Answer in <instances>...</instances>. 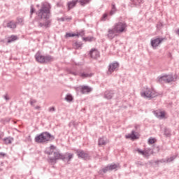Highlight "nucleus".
I'll list each match as a JSON object with an SVG mask.
<instances>
[{
  "label": "nucleus",
  "mask_w": 179,
  "mask_h": 179,
  "mask_svg": "<svg viewBox=\"0 0 179 179\" xmlns=\"http://www.w3.org/2000/svg\"><path fill=\"white\" fill-rule=\"evenodd\" d=\"M51 10V4L48 2L41 3V8L36 12L38 19H45L44 22H38V27H43V29H48L51 27L52 20H50V13Z\"/></svg>",
  "instance_id": "nucleus-1"
},
{
  "label": "nucleus",
  "mask_w": 179,
  "mask_h": 179,
  "mask_svg": "<svg viewBox=\"0 0 179 179\" xmlns=\"http://www.w3.org/2000/svg\"><path fill=\"white\" fill-rule=\"evenodd\" d=\"M68 73L73 75V76H80L82 79H86V78H92V74L90 73L89 69H81L80 71H76L72 69H67Z\"/></svg>",
  "instance_id": "nucleus-2"
},
{
  "label": "nucleus",
  "mask_w": 179,
  "mask_h": 179,
  "mask_svg": "<svg viewBox=\"0 0 179 179\" xmlns=\"http://www.w3.org/2000/svg\"><path fill=\"white\" fill-rule=\"evenodd\" d=\"M54 136L51 135V134L48 131H45L36 136L35 142H36V143H45V142L54 141Z\"/></svg>",
  "instance_id": "nucleus-3"
},
{
  "label": "nucleus",
  "mask_w": 179,
  "mask_h": 179,
  "mask_svg": "<svg viewBox=\"0 0 179 179\" xmlns=\"http://www.w3.org/2000/svg\"><path fill=\"white\" fill-rule=\"evenodd\" d=\"M35 59L40 64H47V62H51L52 61V57L50 55L43 56L39 52L35 55Z\"/></svg>",
  "instance_id": "nucleus-4"
},
{
  "label": "nucleus",
  "mask_w": 179,
  "mask_h": 179,
  "mask_svg": "<svg viewBox=\"0 0 179 179\" xmlns=\"http://www.w3.org/2000/svg\"><path fill=\"white\" fill-rule=\"evenodd\" d=\"M174 80V77L173 75L164 74L163 76H159L157 78L156 81L157 83H171Z\"/></svg>",
  "instance_id": "nucleus-5"
},
{
  "label": "nucleus",
  "mask_w": 179,
  "mask_h": 179,
  "mask_svg": "<svg viewBox=\"0 0 179 179\" xmlns=\"http://www.w3.org/2000/svg\"><path fill=\"white\" fill-rule=\"evenodd\" d=\"M141 96L146 99H155V97H157V92L150 88H145V90L141 93Z\"/></svg>",
  "instance_id": "nucleus-6"
},
{
  "label": "nucleus",
  "mask_w": 179,
  "mask_h": 179,
  "mask_svg": "<svg viewBox=\"0 0 179 179\" xmlns=\"http://www.w3.org/2000/svg\"><path fill=\"white\" fill-rule=\"evenodd\" d=\"M125 29H127V24L124 22L116 23L113 28L115 33H122L124 31Z\"/></svg>",
  "instance_id": "nucleus-7"
},
{
  "label": "nucleus",
  "mask_w": 179,
  "mask_h": 179,
  "mask_svg": "<svg viewBox=\"0 0 179 179\" xmlns=\"http://www.w3.org/2000/svg\"><path fill=\"white\" fill-rule=\"evenodd\" d=\"M76 155H77L78 159H83V160H89L90 159L89 153L83 150H76Z\"/></svg>",
  "instance_id": "nucleus-8"
},
{
  "label": "nucleus",
  "mask_w": 179,
  "mask_h": 179,
  "mask_svg": "<svg viewBox=\"0 0 179 179\" xmlns=\"http://www.w3.org/2000/svg\"><path fill=\"white\" fill-rule=\"evenodd\" d=\"M118 68H120V64L118 62H115L110 63L108 66V75H111V73L117 71Z\"/></svg>",
  "instance_id": "nucleus-9"
},
{
  "label": "nucleus",
  "mask_w": 179,
  "mask_h": 179,
  "mask_svg": "<svg viewBox=\"0 0 179 179\" xmlns=\"http://www.w3.org/2000/svg\"><path fill=\"white\" fill-rule=\"evenodd\" d=\"M164 40H166L165 38H156L154 39L151 40V45L152 47V48L154 50H156L157 48V47H159V45H160V44H162V43H163V41H164Z\"/></svg>",
  "instance_id": "nucleus-10"
},
{
  "label": "nucleus",
  "mask_w": 179,
  "mask_h": 179,
  "mask_svg": "<svg viewBox=\"0 0 179 179\" xmlns=\"http://www.w3.org/2000/svg\"><path fill=\"white\" fill-rule=\"evenodd\" d=\"M53 156L54 157H49L50 163H57V160H62L64 155L59 153V152H54Z\"/></svg>",
  "instance_id": "nucleus-11"
},
{
  "label": "nucleus",
  "mask_w": 179,
  "mask_h": 179,
  "mask_svg": "<svg viewBox=\"0 0 179 179\" xmlns=\"http://www.w3.org/2000/svg\"><path fill=\"white\" fill-rule=\"evenodd\" d=\"M136 152H138L139 155H142L144 157H149V156L153 153V150L150 148H145L144 150L137 148Z\"/></svg>",
  "instance_id": "nucleus-12"
},
{
  "label": "nucleus",
  "mask_w": 179,
  "mask_h": 179,
  "mask_svg": "<svg viewBox=\"0 0 179 179\" xmlns=\"http://www.w3.org/2000/svg\"><path fill=\"white\" fill-rule=\"evenodd\" d=\"M90 55L91 58H93L94 59H97V58H99L100 57V52H98V50L96 49L92 50L90 52Z\"/></svg>",
  "instance_id": "nucleus-13"
},
{
  "label": "nucleus",
  "mask_w": 179,
  "mask_h": 179,
  "mask_svg": "<svg viewBox=\"0 0 179 179\" xmlns=\"http://www.w3.org/2000/svg\"><path fill=\"white\" fill-rule=\"evenodd\" d=\"M126 138L127 139L135 141V139H138V133L133 130L131 134L126 135Z\"/></svg>",
  "instance_id": "nucleus-14"
},
{
  "label": "nucleus",
  "mask_w": 179,
  "mask_h": 179,
  "mask_svg": "<svg viewBox=\"0 0 179 179\" xmlns=\"http://www.w3.org/2000/svg\"><path fill=\"white\" fill-rule=\"evenodd\" d=\"M71 159H73V154L66 153L65 155H63V157L62 160H63V162H66L68 163L71 162Z\"/></svg>",
  "instance_id": "nucleus-15"
},
{
  "label": "nucleus",
  "mask_w": 179,
  "mask_h": 179,
  "mask_svg": "<svg viewBox=\"0 0 179 179\" xmlns=\"http://www.w3.org/2000/svg\"><path fill=\"white\" fill-rule=\"evenodd\" d=\"M92 90V87L89 86H83L80 89V92L83 94H87V93H90Z\"/></svg>",
  "instance_id": "nucleus-16"
},
{
  "label": "nucleus",
  "mask_w": 179,
  "mask_h": 179,
  "mask_svg": "<svg viewBox=\"0 0 179 179\" xmlns=\"http://www.w3.org/2000/svg\"><path fill=\"white\" fill-rule=\"evenodd\" d=\"M103 97L104 99H107V100H111L114 97V92L106 91Z\"/></svg>",
  "instance_id": "nucleus-17"
},
{
  "label": "nucleus",
  "mask_w": 179,
  "mask_h": 179,
  "mask_svg": "<svg viewBox=\"0 0 179 179\" xmlns=\"http://www.w3.org/2000/svg\"><path fill=\"white\" fill-rule=\"evenodd\" d=\"M108 143V140L106 137L99 138L98 141L99 146L106 145Z\"/></svg>",
  "instance_id": "nucleus-18"
},
{
  "label": "nucleus",
  "mask_w": 179,
  "mask_h": 179,
  "mask_svg": "<svg viewBox=\"0 0 179 179\" xmlns=\"http://www.w3.org/2000/svg\"><path fill=\"white\" fill-rule=\"evenodd\" d=\"M115 30H114V28L113 29H108V37L110 40H113L114 37H115Z\"/></svg>",
  "instance_id": "nucleus-19"
},
{
  "label": "nucleus",
  "mask_w": 179,
  "mask_h": 179,
  "mask_svg": "<svg viewBox=\"0 0 179 179\" xmlns=\"http://www.w3.org/2000/svg\"><path fill=\"white\" fill-rule=\"evenodd\" d=\"M154 115L157 118H164V112L163 111H159V110H155L154 111Z\"/></svg>",
  "instance_id": "nucleus-20"
},
{
  "label": "nucleus",
  "mask_w": 179,
  "mask_h": 179,
  "mask_svg": "<svg viewBox=\"0 0 179 179\" xmlns=\"http://www.w3.org/2000/svg\"><path fill=\"white\" fill-rule=\"evenodd\" d=\"M54 149H55V147L54 145H51L50 147L46 148L45 153L49 156H51V155L54 153Z\"/></svg>",
  "instance_id": "nucleus-21"
},
{
  "label": "nucleus",
  "mask_w": 179,
  "mask_h": 179,
  "mask_svg": "<svg viewBox=\"0 0 179 179\" xmlns=\"http://www.w3.org/2000/svg\"><path fill=\"white\" fill-rule=\"evenodd\" d=\"M76 3H78V0L69 1L68 3V10H71V9H72L73 8H75V6H76Z\"/></svg>",
  "instance_id": "nucleus-22"
},
{
  "label": "nucleus",
  "mask_w": 179,
  "mask_h": 179,
  "mask_svg": "<svg viewBox=\"0 0 179 179\" xmlns=\"http://www.w3.org/2000/svg\"><path fill=\"white\" fill-rule=\"evenodd\" d=\"M7 27L8 29H16V22L15 21H10L7 23Z\"/></svg>",
  "instance_id": "nucleus-23"
},
{
  "label": "nucleus",
  "mask_w": 179,
  "mask_h": 179,
  "mask_svg": "<svg viewBox=\"0 0 179 179\" xmlns=\"http://www.w3.org/2000/svg\"><path fill=\"white\" fill-rule=\"evenodd\" d=\"M16 40H17V36L13 35L8 38L7 43H13V41H16Z\"/></svg>",
  "instance_id": "nucleus-24"
},
{
  "label": "nucleus",
  "mask_w": 179,
  "mask_h": 179,
  "mask_svg": "<svg viewBox=\"0 0 179 179\" xmlns=\"http://www.w3.org/2000/svg\"><path fill=\"white\" fill-rule=\"evenodd\" d=\"M115 12H117V8H115V3H112V8L110 12V16H113V15H114V13H115Z\"/></svg>",
  "instance_id": "nucleus-25"
},
{
  "label": "nucleus",
  "mask_w": 179,
  "mask_h": 179,
  "mask_svg": "<svg viewBox=\"0 0 179 179\" xmlns=\"http://www.w3.org/2000/svg\"><path fill=\"white\" fill-rule=\"evenodd\" d=\"M132 3L135 6H139V5H141V3H143V0H133Z\"/></svg>",
  "instance_id": "nucleus-26"
},
{
  "label": "nucleus",
  "mask_w": 179,
  "mask_h": 179,
  "mask_svg": "<svg viewBox=\"0 0 179 179\" xmlns=\"http://www.w3.org/2000/svg\"><path fill=\"white\" fill-rule=\"evenodd\" d=\"M78 2H79L82 6H85V5H87V3L90 2V0H78Z\"/></svg>",
  "instance_id": "nucleus-27"
},
{
  "label": "nucleus",
  "mask_w": 179,
  "mask_h": 179,
  "mask_svg": "<svg viewBox=\"0 0 179 179\" xmlns=\"http://www.w3.org/2000/svg\"><path fill=\"white\" fill-rule=\"evenodd\" d=\"M81 47H82V43L79 42H76L73 44V48H76V50H79V48H80Z\"/></svg>",
  "instance_id": "nucleus-28"
},
{
  "label": "nucleus",
  "mask_w": 179,
  "mask_h": 179,
  "mask_svg": "<svg viewBox=\"0 0 179 179\" xmlns=\"http://www.w3.org/2000/svg\"><path fill=\"white\" fill-rule=\"evenodd\" d=\"M12 141H13V138L10 137H8L4 139V142L5 143H6V145H9L12 143Z\"/></svg>",
  "instance_id": "nucleus-29"
},
{
  "label": "nucleus",
  "mask_w": 179,
  "mask_h": 179,
  "mask_svg": "<svg viewBox=\"0 0 179 179\" xmlns=\"http://www.w3.org/2000/svg\"><path fill=\"white\" fill-rule=\"evenodd\" d=\"M64 100H66L68 102H71L73 100V97H72V95L71 94H67L64 98Z\"/></svg>",
  "instance_id": "nucleus-30"
},
{
  "label": "nucleus",
  "mask_w": 179,
  "mask_h": 179,
  "mask_svg": "<svg viewBox=\"0 0 179 179\" xmlns=\"http://www.w3.org/2000/svg\"><path fill=\"white\" fill-rule=\"evenodd\" d=\"M118 168V165L115 164H111L110 165H109V169L111 171L113 170H115V169Z\"/></svg>",
  "instance_id": "nucleus-31"
},
{
  "label": "nucleus",
  "mask_w": 179,
  "mask_h": 179,
  "mask_svg": "<svg viewBox=\"0 0 179 179\" xmlns=\"http://www.w3.org/2000/svg\"><path fill=\"white\" fill-rule=\"evenodd\" d=\"M176 157H177V156L173 155L172 157H170L169 158H167L166 163H171V162H173L176 159Z\"/></svg>",
  "instance_id": "nucleus-32"
},
{
  "label": "nucleus",
  "mask_w": 179,
  "mask_h": 179,
  "mask_svg": "<svg viewBox=\"0 0 179 179\" xmlns=\"http://www.w3.org/2000/svg\"><path fill=\"white\" fill-rule=\"evenodd\" d=\"M10 119L9 117H6V118L1 119V122L4 124H8V122H10Z\"/></svg>",
  "instance_id": "nucleus-33"
},
{
  "label": "nucleus",
  "mask_w": 179,
  "mask_h": 179,
  "mask_svg": "<svg viewBox=\"0 0 179 179\" xmlns=\"http://www.w3.org/2000/svg\"><path fill=\"white\" fill-rule=\"evenodd\" d=\"M76 36H79V34H72V33H67L66 34V37H76Z\"/></svg>",
  "instance_id": "nucleus-34"
},
{
  "label": "nucleus",
  "mask_w": 179,
  "mask_h": 179,
  "mask_svg": "<svg viewBox=\"0 0 179 179\" xmlns=\"http://www.w3.org/2000/svg\"><path fill=\"white\" fill-rule=\"evenodd\" d=\"M36 12V9H34V7L33 6H31V10H30V17L33 16V14Z\"/></svg>",
  "instance_id": "nucleus-35"
},
{
  "label": "nucleus",
  "mask_w": 179,
  "mask_h": 179,
  "mask_svg": "<svg viewBox=\"0 0 179 179\" xmlns=\"http://www.w3.org/2000/svg\"><path fill=\"white\" fill-rule=\"evenodd\" d=\"M110 171V169L109 165H108L107 166H106L105 168H103V169H102V171H103V173H106L107 171Z\"/></svg>",
  "instance_id": "nucleus-36"
},
{
  "label": "nucleus",
  "mask_w": 179,
  "mask_h": 179,
  "mask_svg": "<svg viewBox=\"0 0 179 179\" xmlns=\"http://www.w3.org/2000/svg\"><path fill=\"white\" fill-rule=\"evenodd\" d=\"M156 164H159V163H167V159H160L159 161H155Z\"/></svg>",
  "instance_id": "nucleus-37"
},
{
  "label": "nucleus",
  "mask_w": 179,
  "mask_h": 179,
  "mask_svg": "<svg viewBox=\"0 0 179 179\" xmlns=\"http://www.w3.org/2000/svg\"><path fill=\"white\" fill-rule=\"evenodd\" d=\"M36 103H37V100L36 99H31L29 101V103L31 104V106H34Z\"/></svg>",
  "instance_id": "nucleus-38"
},
{
  "label": "nucleus",
  "mask_w": 179,
  "mask_h": 179,
  "mask_svg": "<svg viewBox=\"0 0 179 179\" xmlns=\"http://www.w3.org/2000/svg\"><path fill=\"white\" fill-rule=\"evenodd\" d=\"M17 23H23V18H22V17H17Z\"/></svg>",
  "instance_id": "nucleus-39"
},
{
  "label": "nucleus",
  "mask_w": 179,
  "mask_h": 179,
  "mask_svg": "<svg viewBox=\"0 0 179 179\" xmlns=\"http://www.w3.org/2000/svg\"><path fill=\"white\" fill-rule=\"evenodd\" d=\"M136 164L137 167H139V166H144L143 163L141 161H138L137 162H136Z\"/></svg>",
  "instance_id": "nucleus-40"
},
{
  "label": "nucleus",
  "mask_w": 179,
  "mask_h": 179,
  "mask_svg": "<svg viewBox=\"0 0 179 179\" xmlns=\"http://www.w3.org/2000/svg\"><path fill=\"white\" fill-rule=\"evenodd\" d=\"M49 113H54L55 111V107H50L48 109Z\"/></svg>",
  "instance_id": "nucleus-41"
},
{
  "label": "nucleus",
  "mask_w": 179,
  "mask_h": 179,
  "mask_svg": "<svg viewBox=\"0 0 179 179\" xmlns=\"http://www.w3.org/2000/svg\"><path fill=\"white\" fill-rule=\"evenodd\" d=\"M148 143H150V145H153V143H155L154 138H149Z\"/></svg>",
  "instance_id": "nucleus-42"
},
{
  "label": "nucleus",
  "mask_w": 179,
  "mask_h": 179,
  "mask_svg": "<svg viewBox=\"0 0 179 179\" xmlns=\"http://www.w3.org/2000/svg\"><path fill=\"white\" fill-rule=\"evenodd\" d=\"M3 99L6 101L10 100L9 96L8 94H6L5 95L3 96Z\"/></svg>",
  "instance_id": "nucleus-43"
},
{
  "label": "nucleus",
  "mask_w": 179,
  "mask_h": 179,
  "mask_svg": "<svg viewBox=\"0 0 179 179\" xmlns=\"http://www.w3.org/2000/svg\"><path fill=\"white\" fill-rule=\"evenodd\" d=\"M64 20L69 22L70 20H72V17H64Z\"/></svg>",
  "instance_id": "nucleus-44"
},
{
  "label": "nucleus",
  "mask_w": 179,
  "mask_h": 179,
  "mask_svg": "<svg viewBox=\"0 0 179 179\" xmlns=\"http://www.w3.org/2000/svg\"><path fill=\"white\" fill-rule=\"evenodd\" d=\"M164 135L166 136H170V132H169V131H167V129H165V131H164Z\"/></svg>",
  "instance_id": "nucleus-45"
},
{
  "label": "nucleus",
  "mask_w": 179,
  "mask_h": 179,
  "mask_svg": "<svg viewBox=\"0 0 179 179\" xmlns=\"http://www.w3.org/2000/svg\"><path fill=\"white\" fill-rule=\"evenodd\" d=\"M76 34H78V36H77L78 37H79V36H85V32L81 31V32L77 33Z\"/></svg>",
  "instance_id": "nucleus-46"
},
{
  "label": "nucleus",
  "mask_w": 179,
  "mask_h": 179,
  "mask_svg": "<svg viewBox=\"0 0 179 179\" xmlns=\"http://www.w3.org/2000/svg\"><path fill=\"white\" fill-rule=\"evenodd\" d=\"M6 156V154L4 152H0V157H5Z\"/></svg>",
  "instance_id": "nucleus-47"
},
{
  "label": "nucleus",
  "mask_w": 179,
  "mask_h": 179,
  "mask_svg": "<svg viewBox=\"0 0 179 179\" xmlns=\"http://www.w3.org/2000/svg\"><path fill=\"white\" fill-rule=\"evenodd\" d=\"M107 14H103V17H102V20H106V18L107 17Z\"/></svg>",
  "instance_id": "nucleus-48"
},
{
  "label": "nucleus",
  "mask_w": 179,
  "mask_h": 179,
  "mask_svg": "<svg viewBox=\"0 0 179 179\" xmlns=\"http://www.w3.org/2000/svg\"><path fill=\"white\" fill-rule=\"evenodd\" d=\"M59 22H65V17H61L59 19Z\"/></svg>",
  "instance_id": "nucleus-49"
},
{
  "label": "nucleus",
  "mask_w": 179,
  "mask_h": 179,
  "mask_svg": "<svg viewBox=\"0 0 179 179\" xmlns=\"http://www.w3.org/2000/svg\"><path fill=\"white\" fill-rule=\"evenodd\" d=\"M176 34L179 36V29L176 31Z\"/></svg>",
  "instance_id": "nucleus-50"
},
{
  "label": "nucleus",
  "mask_w": 179,
  "mask_h": 179,
  "mask_svg": "<svg viewBox=\"0 0 179 179\" xmlns=\"http://www.w3.org/2000/svg\"><path fill=\"white\" fill-rule=\"evenodd\" d=\"M85 40L86 41H92V39L90 38H86Z\"/></svg>",
  "instance_id": "nucleus-51"
},
{
  "label": "nucleus",
  "mask_w": 179,
  "mask_h": 179,
  "mask_svg": "<svg viewBox=\"0 0 179 179\" xmlns=\"http://www.w3.org/2000/svg\"><path fill=\"white\" fill-rule=\"evenodd\" d=\"M41 107L40 106H36L35 110H40Z\"/></svg>",
  "instance_id": "nucleus-52"
}]
</instances>
